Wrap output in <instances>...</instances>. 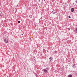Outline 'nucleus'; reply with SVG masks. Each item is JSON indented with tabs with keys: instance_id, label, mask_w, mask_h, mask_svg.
Instances as JSON below:
<instances>
[{
	"instance_id": "nucleus-2",
	"label": "nucleus",
	"mask_w": 77,
	"mask_h": 77,
	"mask_svg": "<svg viewBox=\"0 0 77 77\" xmlns=\"http://www.w3.org/2000/svg\"><path fill=\"white\" fill-rule=\"evenodd\" d=\"M43 72H48L47 70L45 69H43Z\"/></svg>"
},
{
	"instance_id": "nucleus-3",
	"label": "nucleus",
	"mask_w": 77,
	"mask_h": 77,
	"mask_svg": "<svg viewBox=\"0 0 77 77\" xmlns=\"http://www.w3.org/2000/svg\"><path fill=\"white\" fill-rule=\"evenodd\" d=\"M49 59L50 61H51V60H53V58H52V57H50L49 58Z\"/></svg>"
},
{
	"instance_id": "nucleus-8",
	"label": "nucleus",
	"mask_w": 77,
	"mask_h": 77,
	"mask_svg": "<svg viewBox=\"0 0 77 77\" xmlns=\"http://www.w3.org/2000/svg\"><path fill=\"white\" fill-rule=\"evenodd\" d=\"M54 53H55V54H57V51H54Z\"/></svg>"
},
{
	"instance_id": "nucleus-12",
	"label": "nucleus",
	"mask_w": 77,
	"mask_h": 77,
	"mask_svg": "<svg viewBox=\"0 0 77 77\" xmlns=\"http://www.w3.org/2000/svg\"><path fill=\"white\" fill-rule=\"evenodd\" d=\"M75 2L76 3H77V0H76Z\"/></svg>"
},
{
	"instance_id": "nucleus-5",
	"label": "nucleus",
	"mask_w": 77,
	"mask_h": 77,
	"mask_svg": "<svg viewBox=\"0 0 77 77\" xmlns=\"http://www.w3.org/2000/svg\"><path fill=\"white\" fill-rule=\"evenodd\" d=\"M72 67L73 68H75V64H73L72 65Z\"/></svg>"
},
{
	"instance_id": "nucleus-13",
	"label": "nucleus",
	"mask_w": 77,
	"mask_h": 77,
	"mask_svg": "<svg viewBox=\"0 0 77 77\" xmlns=\"http://www.w3.org/2000/svg\"><path fill=\"white\" fill-rule=\"evenodd\" d=\"M71 18V16H69V18Z\"/></svg>"
},
{
	"instance_id": "nucleus-1",
	"label": "nucleus",
	"mask_w": 77,
	"mask_h": 77,
	"mask_svg": "<svg viewBox=\"0 0 77 77\" xmlns=\"http://www.w3.org/2000/svg\"><path fill=\"white\" fill-rule=\"evenodd\" d=\"M51 13H52L54 14H55V15H56V14H57L56 12V11L54 10L52 11L51 12Z\"/></svg>"
},
{
	"instance_id": "nucleus-9",
	"label": "nucleus",
	"mask_w": 77,
	"mask_h": 77,
	"mask_svg": "<svg viewBox=\"0 0 77 77\" xmlns=\"http://www.w3.org/2000/svg\"><path fill=\"white\" fill-rule=\"evenodd\" d=\"M20 21L19 20L18 21L17 23H20Z\"/></svg>"
},
{
	"instance_id": "nucleus-4",
	"label": "nucleus",
	"mask_w": 77,
	"mask_h": 77,
	"mask_svg": "<svg viewBox=\"0 0 77 77\" xmlns=\"http://www.w3.org/2000/svg\"><path fill=\"white\" fill-rule=\"evenodd\" d=\"M71 12H74V8H72L71 9Z\"/></svg>"
},
{
	"instance_id": "nucleus-10",
	"label": "nucleus",
	"mask_w": 77,
	"mask_h": 77,
	"mask_svg": "<svg viewBox=\"0 0 77 77\" xmlns=\"http://www.w3.org/2000/svg\"><path fill=\"white\" fill-rule=\"evenodd\" d=\"M67 29H68L69 30H70L69 28H68Z\"/></svg>"
},
{
	"instance_id": "nucleus-16",
	"label": "nucleus",
	"mask_w": 77,
	"mask_h": 77,
	"mask_svg": "<svg viewBox=\"0 0 77 77\" xmlns=\"http://www.w3.org/2000/svg\"><path fill=\"white\" fill-rule=\"evenodd\" d=\"M21 35H23V34H22Z\"/></svg>"
},
{
	"instance_id": "nucleus-15",
	"label": "nucleus",
	"mask_w": 77,
	"mask_h": 77,
	"mask_svg": "<svg viewBox=\"0 0 77 77\" xmlns=\"http://www.w3.org/2000/svg\"><path fill=\"white\" fill-rule=\"evenodd\" d=\"M1 14L0 13V16H1Z\"/></svg>"
},
{
	"instance_id": "nucleus-6",
	"label": "nucleus",
	"mask_w": 77,
	"mask_h": 77,
	"mask_svg": "<svg viewBox=\"0 0 77 77\" xmlns=\"http://www.w3.org/2000/svg\"><path fill=\"white\" fill-rule=\"evenodd\" d=\"M4 41L5 42L7 43V42H8V40H6V39H5Z\"/></svg>"
},
{
	"instance_id": "nucleus-11",
	"label": "nucleus",
	"mask_w": 77,
	"mask_h": 77,
	"mask_svg": "<svg viewBox=\"0 0 77 77\" xmlns=\"http://www.w3.org/2000/svg\"><path fill=\"white\" fill-rule=\"evenodd\" d=\"M34 58H35V59H34V60H35L36 59H35V57H33Z\"/></svg>"
},
{
	"instance_id": "nucleus-17",
	"label": "nucleus",
	"mask_w": 77,
	"mask_h": 77,
	"mask_svg": "<svg viewBox=\"0 0 77 77\" xmlns=\"http://www.w3.org/2000/svg\"><path fill=\"white\" fill-rule=\"evenodd\" d=\"M44 1H45V0H44Z\"/></svg>"
},
{
	"instance_id": "nucleus-14",
	"label": "nucleus",
	"mask_w": 77,
	"mask_h": 77,
	"mask_svg": "<svg viewBox=\"0 0 77 77\" xmlns=\"http://www.w3.org/2000/svg\"><path fill=\"white\" fill-rule=\"evenodd\" d=\"M47 69H48V67H47V68H46Z\"/></svg>"
},
{
	"instance_id": "nucleus-7",
	"label": "nucleus",
	"mask_w": 77,
	"mask_h": 77,
	"mask_svg": "<svg viewBox=\"0 0 77 77\" xmlns=\"http://www.w3.org/2000/svg\"><path fill=\"white\" fill-rule=\"evenodd\" d=\"M72 76L71 75H68L67 77H72Z\"/></svg>"
}]
</instances>
